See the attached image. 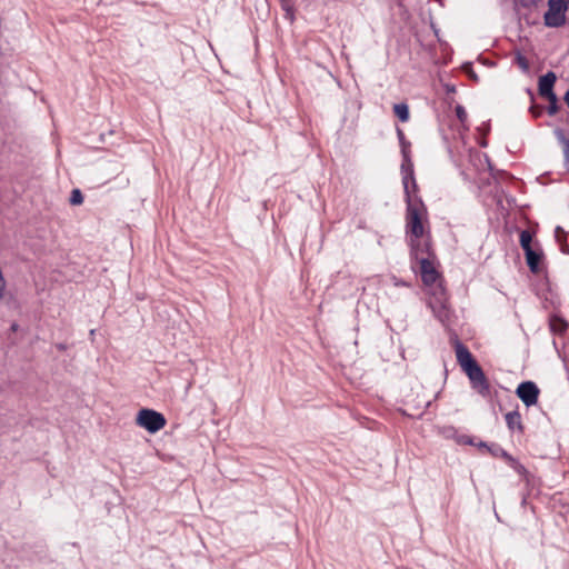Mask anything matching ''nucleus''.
<instances>
[{"label": "nucleus", "mask_w": 569, "mask_h": 569, "mask_svg": "<svg viewBox=\"0 0 569 569\" xmlns=\"http://www.w3.org/2000/svg\"><path fill=\"white\" fill-rule=\"evenodd\" d=\"M480 446L487 448L491 452L492 456L501 457L502 459H505L511 466H513L516 463L515 458L511 457L506 450H503L499 446L488 447L486 443H481Z\"/></svg>", "instance_id": "12"}, {"label": "nucleus", "mask_w": 569, "mask_h": 569, "mask_svg": "<svg viewBox=\"0 0 569 569\" xmlns=\"http://www.w3.org/2000/svg\"><path fill=\"white\" fill-rule=\"evenodd\" d=\"M556 80L557 77L552 71L539 78L538 90L542 98L551 97L552 100L555 99L553 86Z\"/></svg>", "instance_id": "9"}, {"label": "nucleus", "mask_w": 569, "mask_h": 569, "mask_svg": "<svg viewBox=\"0 0 569 569\" xmlns=\"http://www.w3.org/2000/svg\"><path fill=\"white\" fill-rule=\"evenodd\" d=\"M531 111L535 117H538L540 114V111L536 110V108H531Z\"/></svg>", "instance_id": "27"}, {"label": "nucleus", "mask_w": 569, "mask_h": 569, "mask_svg": "<svg viewBox=\"0 0 569 569\" xmlns=\"http://www.w3.org/2000/svg\"><path fill=\"white\" fill-rule=\"evenodd\" d=\"M70 202H71V204H74V206L81 204L83 202V197L79 189H74L72 191Z\"/></svg>", "instance_id": "18"}, {"label": "nucleus", "mask_w": 569, "mask_h": 569, "mask_svg": "<svg viewBox=\"0 0 569 569\" xmlns=\"http://www.w3.org/2000/svg\"><path fill=\"white\" fill-rule=\"evenodd\" d=\"M456 357L459 366L468 376L471 387L482 397L490 395V385L481 369L473 359L471 352L462 343L456 345Z\"/></svg>", "instance_id": "2"}, {"label": "nucleus", "mask_w": 569, "mask_h": 569, "mask_svg": "<svg viewBox=\"0 0 569 569\" xmlns=\"http://www.w3.org/2000/svg\"><path fill=\"white\" fill-rule=\"evenodd\" d=\"M406 231L413 249V243L422 246L425 241H430L428 211L422 200L413 199L411 194L406 196Z\"/></svg>", "instance_id": "1"}, {"label": "nucleus", "mask_w": 569, "mask_h": 569, "mask_svg": "<svg viewBox=\"0 0 569 569\" xmlns=\"http://www.w3.org/2000/svg\"><path fill=\"white\" fill-rule=\"evenodd\" d=\"M456 114L461 122H463L467 119V112L462 106L456 107Z\"/></svg>", "instance_id": "20"}, {"label": "nucleus", "mask_w": 569, "mask_h": 569, "mask_svg": "<svg viewBox=\"0 0 569 569\" xmlns=\"http://www.w3.org/2000/svg\"><path fill=\"white\" fill-rule=\"evenodd\" d=\"M405 160L401 164V172H402V183L405 189V196L411 194L409 181H412L413 189L417 187V182L413 174V166L410 161L409 157L407 156L406 151H403Z\"/></svg>", "instance_id": "8"}, {"label": "nucleus", "mask_w": 569, "mask_h": 569, "mask_svg": "<svg viewBox=\"0 0 569 569\" xmlns=\"http://www.w3.org/2000/svg\"><path fill=\"white\" fill-rule=\"evenodd\" d=\"M548 102H549V106H548V113L550 116H553L557 113L558 111V100H557V97L555 96V99L552 100L551 97H547L545 98Z\"/></svg>", "instance_id": "17"}, {"label": "nucleus", "mask_w": 569, "mask_h": 569, "mask_svg": "<svg viewBox=\"0 0 569 569\" xmlns=\"http://www.w3.org/2000/svg\"><path fill=\"white\" fill-rule=\"evenodd\" d=\"M411 257L420 267L421 279L427 289L433 288L437 283L442 282L437 270V259L435 253L431 251L430 241H425L422 246L418 242L413 243Z\"/></svg>", "instance_id": "3"}, {"label": "nucleus", "mask_w": 569, "mask_h": 569, "mask_svg": "<svg viewBox=\"0 0 569 569\" xmlns=\"http://www.w3.org/2000/svg\"><path fill=\"white\" fill-rule=\"evenodd\" d=\"M136 423L149 433H156L166 427L167 420L161 412L143 408L138 411Z\"/></svg>", "instance_id": "5"}, {"label": "nucleus", "mask_w": 569, "mask_h": 569, "mask_svg": "<svg viewBox=\"0 0 569 569\" xmlns=\"http://www.w3.org/2000/svg\"><path fill=\"white\" fill-rule=\"evenodd\" d=\"M555 238H556V241L560 244L561 251L566 254L569 253V247L565 242V231L562 230L561 227L556 228Z\"/></svg>", "instance_id": "15"}, {"label": "nucleus", "mask_w": 569, "mask_h": 569, "mask_svg": "<svg viewBox=\"0 0 569 569\" xmlns=\"http://www.w3.org/2000/svg\"><path fill=\"white\" fill-rule=\"evenodd\" d=\"M526 262L531 272L537 273L540 271V262L543 258V252L538 243H535V248L525 251Z\"/></svg>", "instance_id": "10"}, {"label": "nucleus", "mask_w": 569, "mask_h": 569, "mask_svg": "<svg viewBox=\"0 0 569 569\" xmlns=\"http://www.w3.org/2000/svg\"><path fill=\"white\" fill-rule=\"evenodd\" d=\"M427 295L428 307L431 309L435 317L442 323L448 321L451 315V310L442 282L437 283L433 288H428Z\"/></svg>", "instance_id": "4"}, {"label": "nucleus", "mask_w": 569, "mask_h": 569, "mask_svg": "<svg viewBox=\"0 0 569 569\" xmlns=\"http://www.w3.org/2000/svg\"><path fill=\"white\" fill-rule=\"evenodd\" d=\"M409 186H410L411 197H412L413 199H420V198L417 196V188H418V187H416V188L413 189L412 181H409Z\"/></svg>", "instance_id": "23"}, {"label": "nucleus", "mask_w": 569, "mask_h": 569, "mask_svg": "<svg viewBox=\"0 0 569 569\" xmlns=\"http://www.w3.org/2000/svg\"><path fill=\"white\" fill-rule=\"evenodd\" d=\"M516 393L527 407H530L537 403L539 389L535 382L525 381L518 386Z\"/></svg>", "instance_id": "7"}, {"label": "nucleus", "mask_w": 569, "mask_h": 569, "mask_svg": "<svg viewBox=\"0 0 569 569\" xmlns=\"http://www.w3.org/2000/svg\"><path fill=\"white\" fill-rule=\"evenodd\" d=\"M395 284H396V286H406V287H408V286H409L408 283H406V282H403V281H398V280H396V281H395Z\"/></svg>", "instance_id": "25"}, {"label": "nucleus", "mask_w": 569, "mask_h": 569, "mask_svg": "<svg viewBox=\"0 0 569 569\" xmlns=\"http://www.w3.org/2000/svg\"><path fill=\"white\" fill-rule=\"evenodd\" d=\"M519 63L523 69H527V62L525 61L523 58H519Z\"/></svg>", "instance_id": "24"}, {"label": "nucleus", "mask_w": 569, "mask_h": 569, "mask_svg": "<svg viewBox=\"0 0 569 569\" xmlns=\"http://www.w3.org/2000/svg\"><path fill=\"white\" fill-rule=\"evenodd\" d=\"M563 154H565L567 168L569 169V141L568 140L565 141Z\"/></svg>", "instance_id": "21"}, {"label": "nucleus", "mask_w": 569, "mask_h": 569, "mask_svg": "<svg viewBox=\"0 0 569 569\" xmlns=\"http://www.w3.org/2000/svg\"><path fill=\"white\" fill-rule=\"evenodd\" d=\"M520 1L523 6L529 7V6H536L541 0H520Z\"/></svg>", "instance_id": "22"}, {"label": "nucleus", "mask_w": 569, "mask_h": 569, "mask_svg": "<svg viewBox=\"0 0 569 569\" xmlns=\"http://www.w3.org/2000/svg\"><path fill=\"white\" fill-rule=\"evenodd\" d=\"M565 102L567 103V106L569 107V90L566 92L565 94Z\"/></svg>", "instance_id": "26"}, {"label": "nucleus", "mask_w": 569, "mask_h": 569, "mask_svg": "<svg viewBox=\"0 0 569 569\" xmlns=\"http://www.w3.org/2000/svg\"><path fill=\"white\" fill-rule=\"evenodd\" d=\"M393 112L398 117L401 122H407L409 120V108L406 103H397L393 106Z\"/></svg>", "instance_id": "13"}, {"label": "nucleus", "mask_w": 569, "mask_h": 569, "mask_svg": "<svg viewBox=\"0 0 569 569\" xmlns=\"http://www.w3.org/2000/svg\"><path fill=\"white\" fill-rule=\"evenodd\" d=\"M550 327L555 332H562L566 329V323L561 319H552Z\"/></svg>", "instance_id": "16"}, {"label": "nucleus", "mask_w": 569, "mask_h": 569, "mask_svg": "<svg viewBox=\"0 0 569 569\" xmlns=\"http://www.w3.org/2000/svg\"><path fill=\"white\" fill-rule=\"evenodd\" d=\"M506 423L510 430H522L521 416L518 411H510L506 415Z\"/></svg>", "instance_id": "11"}, {"label": "nucleus", "mask_w": 569, "mask_h": 569, "mask_svg": "<svg viewBox=\"0 0 569 569\" xmlns=\"http://www.w3.org/2000/svg\"><path fill=\"white\" fill-rule=\"evenodd\" d=\"M519 241H520V246L523 249V251L535 248V244H532V234L529 230H522L520 232Z\"/></svg>", "instance_id": "14"}, {"label": "nucleus", "mask_w": 569, "mask_h": 569, "mask_svg": "<svg viewBox=\"0 0 569 569\" xmlns=\"http://www.w3.org/2000/svg\"><path fill=\"white\" fill-rule=\"evenodd\" d=\"M569 0H549L548 10L545 13V24L547 27L557 28L565 23L566 11Z\"/></svg>", "instance_id": "6"}, {"label": "nucleus", "mask_w": 569, "mask_h": 569, "mask_svg": "<svg viewBox=\"0 0 569 569\" xmlns=\"http://www.w3.org/2000/svg\"><path fill=\"white\" fill-rule=\"evenodd\" d=\"M7 291V280L2 267L0 266V301L4 298Z\"/></svg>", "instance_id": "19"}]
</instances>
